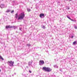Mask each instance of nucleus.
I'll use <instances>...</instances> for the list:
<instances>
[{
  "mask_svg": "<svg viewBox=\"0 0 77 77\" xmlns=\"http://www.w3.org/2000/svg\"><path fill=\"white\" fill-rule=\"evenodd\" d=\"M25 16V14H24V13H21L19 15L18 20H23V19H24V18Z\"/></svg>",
  "mask_w": 77,
  "mask_h": 77,
  "instance_id": "f257e3e1",
  "label": "nucleus"
},
{
  "mask_svg": "<svg viewBox=\"0 0 77 77\" xmlns=\"http://www.w3.org/2000/svg\"><path fill=\"white\" fill-rule=\"evenodd\" d=\"M42 69L43 71H45L46 72H50V71H51V69L49 67H44L42 68Z\"/></svg>",
  "mask_w": 77,
  "mask_h": 77,
  "instance_id": "f03ea898",
  "label": "nucleus"
},
{
  "mask_svg": "<svg viewBox=\"0 0 77 77\" xmlns=\"http://www.w3.org/2000/svg\"><path fill=\"white\" fill-rule=\"evenodd\" d=\"M8 64L10 66L12 67L14 66V61H8Z\"/></svg>",
  "mask_w": 77,
  "mask_h": 77,
  "instance_id": "7ed1b4c3",
  "label": "nucleus"
},
{
  "mask_svg": "<svg viewBox=\"0 0 77 77\" xmlns=\"http://www.w3.org/2000/svg\"><path fill=\"white\" fill-rule=\"evenodd\" d=\"M13 27H14V28L15 29L17 28V26H11L10 25L7 26H6V29H8L9 28H12Z\"/></svg>",
  "mask_w": 77,
  "mask_h": 77,
  "instance_id": "20e7f679",
  "label": "nucleus"
},
{
  "mask_svg": "<svg viewBox=\"0 0 77 77\" xmlns=\"http://www.w3.org/2000/svg\"><path fill=\"white\" fill-rule=\"evenodd\" d=\"M45 63H44V60H40L39 61V64L40 65L42 66L43 65V64H44Z\"/></svg>",
  "mask_w": 77,
  "mask_h": 77,
  "instance_id": "39448f33",
  "label": "nucleus"
},
{
  "mask_svg": "<svg viewBox=\"0 0 77 77\" xmlns=\"http://www.w3.org/2000/svg\"><path fill=\"white\" fill-rule=\"evenodd\" d=\"M32 61L29 62L28 64V65L30 67L32 66Z\"/></svg>",
  "mask_w": 77,
  "mask_h": 77,
  "instance_id": "423d86ee",
  "label": "nucleus"
},
{
  "mask_svg": "<svg viewBox=\"0 0 77 77\" xmlns=\"http://www.w3.org/2000/svg\"><path fill=\"white\" fill-rule=\"evenodd\" d=\"M40 18H42V17H44V14H40Z\"/></svg>",
  "mask_w": 77,
  "mask_h": 77,
  "instance_id": "0eeeda50",
  "label": "nucleus"
},
{
  "mask_svg": "<svg viewBox=\"0 0 77 77\" xmlns=\"http://www.w3.org/2000/svg\"><path fill=\"white\" fill-rule=\"evenodd\" d=\"M5 6L4 4H1L0 5V7L1 8H3Z\"/></svg>",
  "mask_w": 77,
  "mask_h": 77,
  "instance_id": "6e6552de",
  "label": "nucleus"
},
{
  "mask_svg": "<svg viewBox=\"0 0 77 77\" xmlns=\"http://www.w3.org/2000/svg\"><path fill=\"white\" fill-rule=\"evenodd\" d=\"M0 59H1V60H4V59L3 58V57H2L1 55H0Z\"/></svg>",
  "mask_w": 77,
  "mask_h": 77,
  "instance_id": "1a4fd4ad",
  "label": "nucleus"
},
{
  "mask_svg": "<svg viewBox=\"0 0 77 77\" xmlns=\"http://www.w3.org/2000/svg\"><path fill=\"white\" fill-rule=\"evenodd\" d=\"M75 44H77V42L76 41H75L73 42V45H75Z\"/></svg>",
  "mask_w": 77,
  "mask_h": 77,
  "instance_id": "9d476101",
  "label": "nucleus"
},
{
  "mask_svg": "<svg viewBox=\"0 0 77 77\" xmlns=\"http://www.w3.org/2000/svg\"><path fill=\"white\" fill-rule=\"evenodd\" d=\"M54 66L55 68H58V66L57 65H55Z\"/></svg>",
  "mask_w": 77,
  "mask_h": 77,
  "instance_id": "9b49d317",
  "label": "nucleus"
},
{
  "mask_svg": "<svg viewBox=\"0 0 77 77\" xmlns=\"http://www.w3.org/2000/svg\"><path fill=\"white\" fill-rule=\"evenodd\" d=\"M15 17L17 19L18 18V14H16L15 16Z\"/></svg>",
  "mask_w": 77,
  "mask_h": 77,
  "instance_id": "f8f14e48",
  "label": "nucleus"
},
{
  "mask_svg": "<svg viewBox=\"0 0 77 77\" xmlns=\"http://www.w3.org/2000/svg\"><path fill=\"white\" fill-rule=\"evenodd\" d=\"M42 28H43V29H45L46 28H45V26L44 25H42Z\"/></svg>",
  "mask_w": 77,
  "mask_h": 77,
  "instance_id": "ddd939ff",
  "label": "nucleus"
},
{
  "mask_svg": "<svg viewBox=\"0 0 77 77\" xmlns=\"http://www.w3.org/2000/svg\"><path fill=\"white\" fill-rule=\"evenodd\" d=\"M27 11L28 12H30V11H31V10L29 8H27Z\"/></svg>",
  "mask_w": 77,
  "mask_h": 77,
  "instance_id": "4468645a",
  "label": "nucleus"
},
{
  "mask_svg": "<svg viewBox=\"0 0 77 77\" xmlns=\"http://www.w3.org/2000/svg\"><path fill=\"white\" fill-rule=\"evenodd\" d=\"M70 20H71V21H73V22H75V21H76V20H74L73 19H71Z\"/></svg>",
  "mask_w": 77,
  "mask_h": 77,
  "instance_id": "2eb2a0df",
  "label": "nucleus"
},
{
  "mask_svg": "<svg viewBox=\"0 0 77 77\" xmlns=\"http://www.w3.org/2000/svg\"><path fill=\"white\" fill-rule=\"evenodd\" d=\"M26 45H27L28 47H30V46H31V45H30V44H27Z\"/></svg>",
  "mask_w": 77,
  "mask_h": 77,
  "instance_id": "dca6fc26",
  "label": "nucleus"
},
{
  "mask_svg": "<svg viewBox=\"0 0 77 77\" xmlns=\"http://www.w3.org/2000/svg\"><path fill=\"white\" fill-rule=\"evenodd\" d=\"M10 12V10L8 9L6 11V12Z\"/></svg>",
  "mask_w": 77,
  "mask_h": 77,
  "instance_id": "f3484780",
  "label": "nucleus"
},
{
  "mask_svg": "<svg viewBox=\"0 0 77 77\" xmlns=\"http://www.w3.org/2000/svg\"><path fill=\"white\" fill-rule=\"evenodd\" d=\"M67 17L69 18V20H71V19L70 18V17H69L68 16H67Z\"/></svg>",
  "mask_w": 77,
  "mask_h": 77,
  "instance_id": "a211bd4d",
  "label": "nucleus"
},
{
  "mask_svg": "<svg viewBox=\"0 0 77 77\" xmlns=\"http://www.w3.org/2000/svg\"><path fill=\"white\" fill-rule=\"evenodd\" d=\"M16 74H17L16 73H14V75L13 74L12 75V76H14V75H16Z\"/></svg>",
  "mask_w": 77,
  "mask_h": 77,
  "instance_id": "6ab92c4d",
  "label": "nucleus"
},
{
  "mask_svg": "<svg viewBox=\"0 0 77 77\" xmlns=\"http://www.w3.org/2000/svg\"><path fill=\"white\" fill-rule=\"evenodd\" d=\"M74 28L75 29H77V26H75Z\"/></svg>",
  "mask_w": 77,
  "mask_h": 77,
  "instance_id": "aec40b11",
  "label": "nucleus"
},
{
  "mask_svg": "<svg viewBox=\"0 0 77 77\" xmlns=\"http://www.w3.org/2000/svg\"><path fill=\"white\" fill-rule=\"evenodd\" d=\"M14 12V10H13L11 12V13H13Z\"/></svg>",
  "mask_w": 77,
  "mask_h": 77,
  "instance_id": "412c9836",
  "label": "nucleus"
},
{
  "mask_svg": "<svg viewBox=\"0 0 77 77\" xmlns=\"http://www.w3.org/2000/svg\"><path fill=\"white\" fill-rule=\"evenodd\" d=\"M29 72H30V73H32V71H30V70H29Z\"/></svg>",
  "mask_w": 77,
  "mask_h": 77,
  "instance_id": "4be33fe9",
  "label": "nucleus"
},
{
  "mask_svg": "<svg viewBox=\"0 0 77 77\" xmlns=\"http://www.w3.org/2000/svg\"><path fill=\"white\" fill-rule=\"evenodd\" d=\"M71 38H74V36H72L71 37Z\"/></svg>",
  "mask_w": 77,
  "mask_h": 77,
  "instance_id": "5701e85b",
  "label": "nucleus"
},
{
  "mask_svg": "<svg viewBox=\"0 0 77 77\" xmlns=\"http://www.w3.org/2000/svg\"><path fill=\"white\" fill-rule=\"evenodd\" d=\"M26 68H28V69H29V67L28 66H26Z\"/></svg>",
  "mask_w": 77,
  "mask_h": 77,
  "instance_id": "b1692460",
  "label": "nucleus"
},
{
  "mask_svg": "<svg viewBox=\"0 0 77 77\" xmlns=\"http://www.w3.org/2000/svg\"><path fill=\"white\" fill-rule=\"evenodd\" d=\"M19 29H20V30H21V28H20Z\"/></svg>",
  "mask_w": 77,
  "mask_h": 77,
  "instance_id": "393cba45",
  "label": "nucleus"
},
{
  "mask_svg": "<svg viewBox=\"0 0 77 77\" xmlns=\"http://www.w3.org/2000/svg\"><path fill=\"white\" fill-rule=\"evenodd\" d=\"M24 64H26V63L24 62Z\"/></svg>",
  "mask_w": 77,
  "mask_h": 77,
  "instance_id": "a878e982",
  "label": "nucleus"
},
{
  "mask_svg": "<svg viewBox=\"0 0 77 77\" xmlns=\"http://www.w3.org/2000/svg\"><path fill=\"white\" fill-rule=\"evenodd\" d=\"M60 71H62V70H61V69H60Z\"/></svg>",
  "mask_w": 77,
  "mask_h": 77,
  "instance_id": "bb28decb",
  "label": "nucleus"
},
{
  "mask_svg": "<svg viewBox=\"0 0 77 77\" xmlns=\"http://www.w3.org/2000/svg\"><path fill=\"white\" fill-rule=\"evenodd\" d=\"M68 9H69V8H68Z\"/></svg>",
  "mask_w": 77,
  "mask_h": 77,
  "instance_id": "cd10ccee",
  "label": "nucleus"
},
{
  "mask_svg": "<svg viewBox=\"0 0 77 77\" xmlns=\"http://www.w3.org/2000/svg\"><path fill=\"white\" fill-rule=\"evenodd\" d=\"M59 2H58V4H59Z\"/></svg>",
  "mask_w": 77,
  "mask_h": 77,
  "instance_id": "c85d7f7f",
  "label": "nucleus"
},
{
  "mask_svg": "<svg viewBox=\"0 0 77 77\" xmlns=\"http://www.w3.org/2000/svg\"><path fill=\"white\" fill-rule=\"evenodd\" d=\"M19 64H20V63H18L17 64V65H19Z\"/></svg>",
  "mask_w": 77,
  "mask_h": 77,
  "instance_id": "c756f323",
  "label": "nucleus"
},
{
  "mask_svg": "<svg viewBox=\"0 0 77 77\" xmlns=\"http://www.w3.org/2000/svg\"><path fill=\"white\" fill-rule=\"evenodd\" d=\"M0 72H1V69H0Z\"/></svg>",
  "mask_w": 77,
  "mask_h": 77,
  "instance_id": "7c9ffc66",
  "label": "nucleus"
},
{
  "mask_svg": "<svg viewBox=\"0 0 77 77\" xmlns=\"http://www.w3.org/2000/svg\"><path fill=\"white\" fill-rule=\"evenodd\" d=\"M69 1H72V0H69Z\"/></svg>",
  "mask_w": 77,
  "mask_h": 77,
  "instance_id": "2f4dec72",
  "label": "nucleus"
}]
</instances>
